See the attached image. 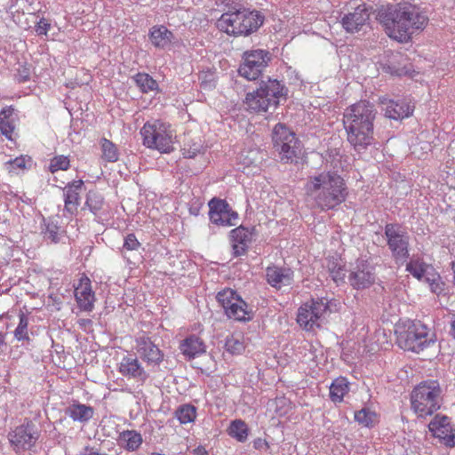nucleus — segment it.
<instances>
[{
  "instance_id": "nucleus-1",
  "label": "nucleus",
  "mask_w": 455,
  "mask_h": 455,
  "mask_svg": "<svg viewBox=\"0 0 455 455\" xmlns=\"http://www.w3.org/2000/svg\"><path fill=\"white\" fill-rule=\"evenodd\" d=\"M378 20L390 37L403 43L408 42L414 32L422 30L428 17L419 6L403 2L380 9Z\"/></svg>"
},
{
  "instance_id": "nucleus-2",
  "label": "nucleus",
  "mask_w": 455,
  "mask_h": 455,
  "mask_svg": "<svg viewBox=\"0 0 455 455\" xmlns=\"http://www.w3.org/2000/svg\"><path fill=\"white\" fill-rule=\"evenodd\" d=\"M377 110L372 103L360 100L345 109L343 125L347 142L357 153L365 151L374 141Z\"/></svg>"
},
{
  "instance_id": "nucleus-3",
  "label": "nucleus",
  "mask_w": 455,
  "mask_h": 455,
  "mask_svg": "<svg viewBox=\"0 0 455 455\" xmlns=\"http://www.w3.org/2000/svg\"><path fill=\"white\" fill-rule=\"evenodd\" d=\"M307 198L321 211L333 210L348 195L344 179L336 172H322L309 176L305 185Z\"/></svg>"
},
{
  "instance_id": "nucleus-4",
  "label": "nucleus",
  "mask_w": 455,
  "mask_h": 455,
  "mask_svg": "<svg viewBox=\"0 0 455 455\" xmlns=\"http://www.w3.org/2000/svg\"><path fill=\"white\" fill-rule=\"evenodd\" d=\"M264 21L265 16L258 10L234 7L220 16L217 27L228 35L247 36L258 31Z\"/></svg>"
},
{
  "instance_id": "nucleus-5",
  "label": "nucleus",
  "mask_w": 455,
  "mask_h": 455,
  "mask_svg": "<svg viewBox=\"0 0 455 455\" xmlns=\"http://www.w3.org/2000/svg\"><path fill=\"white\" fill-rule=\"evenodd\" d=\"M286 97L285 86L276 79L268 78L267 81H261L257 90L247 93L245 103L254 112H267L269 108H275Z\"/></svg>"
},
{
  "instance_id": "nucleus-6",
  "label": "nucleus",
  "mask_w": 455,
  "mask_h": 455,
  "mask_svg": "<svg viewBox=\"0 0 455 455\" xmlns=\"http://www.w3.org/2000/svg\"><path fill=\"white\" fill-rule=\"evenodd\" d=\"M441 394L442 389L437 380L428 379L420 382L411 392L413 411L421 418L432 415L441 407Z\"/></svg>"
},
{
  "instance_id": "nucleus-7",
  "label": "nucleus",
  "mask_w": 455,
  "mask_h": 455,
  "mask_svg": "<svg viewBox=\"0 0 455 455\" xmlns=\"http://www.w3.org/2000/svg\"><path fill=\"white\" fill-rule=\"evenodd\" d=\"M272 141L275 152L283 164L297 163L301 155L300 142L294 132L284 124L278 123L272 132Z\"/></svg>"
},
{
  "instance_id": "nucleus-8",
  "label": "nucleus",
  "mask_w": 455,
  "mask_h": 455,
  "mask_svg": "<svg viewBox=\"0 0 455 455\" xmlns=\"http://www.w3.org/2000/svg\"><path fill=\"white\" fill-rule=\"evenodd\" d=\"M143 145L161 153L173 151V133L169 124L160 120L147 122L140 130Z\"/></svg>"
},
{
  "instance_id": "nucleus-9",
  "label": "nucleus",
  "mask_w": 455,
  "mask_h": 455,
  "mask_svg": "<svg viewBox=\"0 0 455 455\" xmlns=\"http://www.w3.org/2000/svg\"><path fill=\"white\" fill-rule=\"evenodd\" d=\"M397 343L404 350L419 353L435 340L427 327L420 322H411L395 331Z\"/></svg>"
},
{
  "instance_id": "nucleus-10",
  "label": "nucleus",
  "mask_w": 455,
  "mask_h": 455,
  "mask_svg": "<svg viewBox=\"0 0 455 455\" xmlns=\"http://www.w3.org/2000/svg\"><path fill=\"white\" fill-rule=\"evenodd\" d=\"M329 313V303L326 299H312L299 307L297 323L306 331H314L315 328L323 326Z\"/></svg>"
},
{
  "instance_id": "nucleus-11",
  "label": "nucleus",
  "mask_w": 455,
  "mask_h": 455,
  "mask_svg": "<svg viewBox=\"0 0 455 455\" xmlns=\"http://www.w3.org/2000/svg\"><path fill=\"white\" fill-rule=\"evenodd\" d=\"M387 244L397 264H403L410 257V236L399 223H387L384 228Z\"/></svg>"
},
{
  "instance_id": "nucleus-12",
  "label": "nucleus",
  "mask_w": 455,
  "mask_h": 455,
  "mask_svg": "<svg viewBox=\"0 0 455 455\" xmlns=\"http://www.w3.org/2000/svg\"><path fill=\"white\" fill-rule=\"evenodd\" d=\"M271 60L272 55L268 51L262 49L246 51L243 54V61L238 68V73L247 80H256L261 76Z\"/></svg>"
},
{
  "instance_id": "nucleus-13",
  "label": "nucleus",
  "mask_w": 455,
  "mask_h": 455,
  "mask_svg": "<svg viewBox=\"0 0 455 455\" xmlns=\"http://www.w3.org/2000/svg\"><path fill=\"white\" fill-rule=\"evenodd\" d=\"M8 438L14 451L22 453L35 446L39 438V431L36 425L29 421L10 432Z\"/></svg>"
},
{
  "instance_id": "nucleus-14",
  "label": "nucleus",
  "mask_w": 455,
  "mask_h": 455,
  "mask_svg": "<svg viewBox=\"0 0 455 455\" xmlns=\"http://www.w3.org/2000/svg\"><path fill=\"white\" fill-rule=\"evenodd\" d=\"M347 278L353 289H368L375 283L376 274L374 267L365 259H357L351 267Z\"/></svg>"
},
{
  "instance_id": "nucleus-15",
  "label": "nucleus",
  "mask_w": 455,
  "mask_h": 455,
  "mask_svg": "<svg viewBox=\"0 0 455 455\" xmlns=\"http://www.w3.org/2000/svg\"><path fill=\"white\" fill-rule=\"evenodd\" d=\"M209 219L212 224L221 227L235 225L238 214L232 210L226 200L213 197L208 203Z\"/></svg>"
},
{
  "instance_id": "nucleus-16",
  "label": "nucleus",
  "mask_w": 455,
  "mask_h": 455,
  "mask_svg": "<svg viewBox=\"0 0 455 455\" xmlns=\"http://www.w3.org/2000/svg\"><path fill=\"white\" fill-rule=\"evenodd\" d=\"M135 349L140 357L149 365H159L164 353L146 332L140 331L135 337Z\"/></svg>"
},
{
  "instance_id": "nucleus-17",
  "label": "nucleus",
  "mask_w": 455,
  "mask_h": 455,
  "mask_svg": "<svg viewBox=\"0 0 455 455\" xmlns=\"http://www.w3.org/2000/svg\"><path fill=\"white\" fill-rule=\"evenodd\" d=\"M428 429L434 436L442 440L446 446H455V432L447 416L435 415L429 422Z\"/></svg>"
},
{
  "instance_id": "nucleus-18",
  "label": "nucleus",
  "mask_w": 455,
  "mask_h": 455,
  "mask_svg": "<svg viewBox=\"0 0 455 455\" xmlns=\"http://www.w3.org/2000/svg\"><path fill=\"white\" fill-rule=\"evenodd\" d=\"M379 68L383 72L397 76L410 75L413 70L407 57L400 52H392L386 61L379 62Z\"/></svg>"
},
{
  "instance_id": "nucleus-19",
  "label": "nucleus",
  "mask_w": 455,
  "mask_h": 455,
  "mask_svg": "<svg viewBox=\"0 0 455 455\" xmlns=\"http://www.w3.org/2000/svg\"><path fill=\"white\" fill-rule=\"evenodd\" d=\"M118 371L123 376L140 382H145L148 378V372L133 355H128L122 358Z\"/></svg>"
},
{
  "instance_id": "nucleus-20",
  "label": "nucleus",
  "mask_w": 455,
  "mask_h": 455,
  "mask_svg": "<svg viewBox=\"0 0 455 455\" xmlns=\"http://www.w3.org/2000/svg\"><path fill=\"white\" fill-rule=\"evenodd\" d=\"M370 19V12L365 4L358 5L353 12L341 18L342 28L347 33H355L362 29Z\"/></svg>"
},
{
  "instance_id": "nucleus-21",
  "label": "nucleus",
  "mask_w": 455,
  "mask_h": 455,
  "mask_svg": "<svg viewBox=\"0 0 455 455\" xmlns=\"http://www.w3.org/2000/svg\"><path fill=\"white\" fill-rule=\"evenodd\" d=\"M294 273L290 267L270 266L266 268V280L267 283L277 290L283 286H290L293 282Z\"/></svg>"
},
{
  "instance_id": "nucleus-22",
  "label": "nucleus",
  "mask_w": 455,
  "mask_h": 455,
  "mask_svg": "<svg viewBox=\"0 0 455 455\" xmlns=\"http://www.w3.org/2000/svg\"><path fill=\"white\" fill-rule=\"evenodd\" d=\"M379 102L385 106V116L390 119L400 120L410 116L413 109L404 100H391L386 97L379 98Z\"/></svg>"
},
{
  "instance_id": "nucleus-23",
  "label": "nucleus",
  "mask_w": 455,
  "mask_h": 455,
  "mask_svg": "<svg viewBox=\"0 0 455 455\" xmlns=\"http://www.w3.org/2000/svg\"><path fill=\"white\" fill-rule=\"evenodd\" d=\"M82 180H74L66 185L63 188L64 211L73 215L77 212L80 204V192L83 189Z\"/></svg>"
},
{
  "instance_id": "nucleus-24",
  "label": "nucleus",
  "mask_w": 455,
  "mask_h": 455,
  "mask_svg": "<svg viewBox=\"0 0 455 455\" xmlns=\"http://www.w3.org/2000/svg\"><path fill=\"white\" fill-rule=\"evenodd\" d=\"M75 298L81 310L91 312L93 309L95 296L88 277L80 279L79 284L75 288Z\"/></svg>"
},
{
  "instance_id": "nucleus-25",
  "label": "nucleus",
  "mask_w": 455,
  "mask_h": 455,
  "mask_svg": "<svg viewBox=\"0 0 455 455\" xmlns=\"http://www.w3.org/2000/svg\"><path fill=\"white\" fill-rule=\"evenodd\" d=\"M233 254L239 257L247 251L249 244L252 240V232L243 226H239L230 231Z\"/></svg>"
},
{
  "instance_id": "nucleus-26",
  "label": "nucleus",
  "mask_w": 455,
  "mask_h": 455,
  "mask_svg": "<svg viewBox=\"0 0 455 455\" xmlns=\"http://www.w3.org/2000/svg\"><path fill=\"white\" fill-rule=\"evenodd\" d=\"M150 43L156 48L170 46L174 39L173 34L165 26H153L148 33Z\"/></svg>"
},
{
  "instance_id": "nucleus-27",
  "label": "nucleus",
  "mask_w": 455,
  "mask_h": 455,
  "mask_svg": "<svg viewBox=\"0 0 455 455\" xmlns=\"http://www.w3.org/2000/svg\"><path fill=\"white\" fill-rule=\"evenodd\" d=\"M182 354L188 359L195 358L205 352L206 346L204 342L196 335L187 337L180 344Z\"/></svg>"
},
{
  "instance_id": "nucleus-28",
  "label": "nucleus",
  "mask_w": 455,
  "mask_h": 455,
  "mask_svg": "<svg viewBox=\"0 0 455 455\" xmlns=\"http://www.w3.org/2000/svg\"><path fill=\"white\" fill-rule=\"evenodd\" d=\"M143 443L141 435L135 430H124L119 434L117 443L128 451H137Z\"/></svg>"
},
{
  "instance_id": "nucleus-29",
  "label": "nucleus",
  "mask_w": 455,
  "mask_h": 455,
  "mask_svg": "<svg viewBox=\"0 0 455 455\" xmlns=\"http://www.w3.org/2000/svg\"><path fill=\"white\" fill-rule=\"evenodd\" d=\"M14 108L12 106L3 108L0 112V132L9 140H12V133L15 129L13 117Z\"/></svg>"
},
{
  "instance_id": "nucleus-30",
  "label": "nucleus",
  "mask_w": 455,
  "mask_h": 455,
  "mask_svg": "<svg viewBox=\"0 0 455 455\" xmlns=\"http://www.w3.org/2000/svg\"><path fill=\"white\" fill-rule=\"evenodd\" d=\"M228 318L235 319L236 321H248L251 318V312L248 310L247 303L238 295L235 299V302L229 305L228 309L225 312Z\"/></svg>"
},
{
  "instance_id": "nucleus-31",
  "label": "nucleus",
  "mask_w": 455,
  "mask_h": 455,
  "mask_svg": "<svg viewBox=\"0 0 455 455\" xmlns=\"http://www.w3.org/2000/svg\"><path fill=\"white\" fill-rule=\"evenodd\" d=\"M93 408L89 405L75 403L66 409V414L74 421L86 422L93 416Z\"/></svg>"
},
{
  "instance_id": "nucleus-32",
  "label": "nucleus",
  "mask_w": 455,
  "mask_h": 455,
  "mask_svg": "<svg viewBox=\"0 0 455 455\" xmlns=\"http://www.w3.org/2000/svg\"><path fill=\"white\" fill-rule=\"evenodd\" d=\"M349 391V383L344 377L337 378L330 387V398L334 403H340Z\"/></svg>"
},
{
  "instance_id": "nucleus-33",
  "label": "nucleus",
  "mask_w": 455,
  "mask_h": 455,
  "mask_svg": "<svg viewBox=\"0 0 455 455\" xmlns=\"http://www.w3.org/2000/svg\"><path fill=\"white\" fill-rule=\"evenodd\" d=\"M132 79L143 93H148L158 89L157 82L147 73H138L133 76Z\"/></svg>"
},
{
  "instance_id": "nucleus-34",
  "label": "nucleus",
  "mask_w": 455,
  "mask_h": 455,
  "mask_svg": "<svg viewBox=\"0 0 455 455\" xmlns=\"http://www.w3.org/2000/svg\"><path fill=\"white\" fill-rule=\"evenodd\" d=\"M429 266L421 259H411L406 264V271H408L413 277L419 281L425 282V277L427 274Z\"/></svg>"
},
{
  "instance_id": "nucleus-35",
  "label": "nucleus",
  "mask_w": 455,
  "mask_h": 455,
  "mask_svg": "<svg viewBox=\"0 0 455 455\" xmlns=\"http://www.w3.org/2000/svg\"><path fill=\"white\" fill-rule=\"evenodd\" d=\"M44 239L57 243L60 242L63 231L61 230L60 226L58 224V220L53 219H49L45 222V228L43 231Z\"/></svg>"
},
{
  "instance_id": "nucleus-36",
  "label": "nucleus",
  "mask_w": 455,
  "mask_h": 455,
  "mask_svg": "<svg viewBox=\"0 0 455 455\" xmlns=\"http://www.w3.org/2000/svg\"><path fill=\"white\" fill-rule=\"evenodd\" d=\"M249 435V429L244 421L235 419L231 422L229 427V435L235 438L238 442L246 441Z\"/></svg>"
},
{
  "instance_id": "nucleus-37",
  "label": "nucleus",
  "mask_w": 455,
  "mask_h": 455,
  "mask_svg": "<svg viewBox=\"0 0 455 455\" xmlns=\"http://www.w3.org/2000/svg\"><path fill=\"white\" fill-rule=\"evenodd\" d=\"M355 419L360 425L371 427L378 422V415L368 408H363L355 413Z\"/></svg>"
},
{
  "instance_id": "nucleus-38",
  "label": "nucleus",
  "mask_w": 455,
  "mask_h": 455,
  "mask_svg": "<svg viewBox=\"0 0 455 455\" xmlns=\"http://www.w3.org/2000/svg\"><path fill=\"white\" fill-rule=\"evenodd\" d=\"M176 417L181 424L193 422L196 417V408L191 404H183L176 411Z\"/></svg>"
},
{
  "instance_id": "nucleus-39",
  "label": "nucleus",
  "mask_w": 455,
  "mask_h": 455,
  "mask_svg": "<svg viewBox=\"0 0 455 455\" xmlns=\"http://www.w3.org/2000/svg\"><path fill=\"white\" fill-rule=\"evenodd\" d=\"M425 283L429 285L431 291L436 295H440L444 291L445 283L438 273L431 272L425 277Z\"/></svg>"
},
{
  "instance_id": "nucleus-40",
  "label": "nucleus",
  "mask_w": 455,
  "mask_h": 455,
  "mask_svg": "<svg viewBox=\"0 0 455 455\" xmlns=\"http://www.w3.org/2000/svg\"><path fill=\"white\" fill-rule=\"evenodd\" d=\"M238 297V294L235 291L227 288L218 292L216 299L219 304L223 307L226 312L228 309L229 305H232L235 302V299Z\"/></svg>"
},
{
  "instance_id": "nucleus-41",
  "label": "nucleus",
  "mask_w": 455,
  "mask_h": 455,
  "mask_svg": "<svg viewBox=\"0 0 455 455\" xmlns=\"http://www.w3.org/2000/svg\"><path fill=\"white\" fill-rule=\"evenodd\" d=\"M103 203L104 200L101 195L94 191L88 192L85 205L94 215L101 210Z\"/></svg>"
},
{
  "instance_id": "nucleus-42",
  "label": "nucleus",
  "mask_w": 455,
  "mask_h": 455,
  "mask_svg": "<svg viewBox=\"0 0 455 455\" xmlns=\"http://www.w3.org/2000/svg\"><path fill=\"white\" fill-rule=\"evenodd\" d=\"M331 279L336 283H343L346 277V269L334 260H330L327 265Z\"/></svg>"
},
{
  "instance_id": "nucleus-43",
  "label": "nucleus",
  "mask_w": 455,
  "mask_h": 455,
  "mask_svg": "<svg viewBox=\"0 0 455 455\" xmlns=\"http://www.w3.org/2000/svg\"><path fill=\"white\" fill-rule=\"evenodd\" d=\"M101 148L103 157L108 162H116L118 159L116 148L110 140L107 139H102Z\"/></svg>"
},
{
  "instance_id": "nucleus-44",
  "label": "nucleus",
  "mask_w": 455,
  "mask_h": 455,
  "mask_svg": "<svg viewBox=\"0 0 455 455\" xmlns=\"http://www.w3.org/2000/svg\"><path fill=\"white\" fill-rule=\"evenodd\" d=\"M20 322L17 328L14 331V336L18 340H28V319L25 314L20 315Z\"/></svg>"
},
{
  "instance_id": "nucleus-45",
  "label": "nucleus",
  "mask_w": 455,
  "mask_h": 455,
  "mask_svg": "<svg viewBox=\"0 0 455 455\" xmlns=\"http://www.w3.org/2000/svg\"><path fill=\"white\" fill-rule=\"evenodd\" d=\"M70 166V161L68 156H54L50 163L49 170L54 173L58 171H67Z\"/></svg>"
},
{
  "instance_id": "nucleus-46",
  "label": "nucleus",
  "mask_w": 455,
  "mask_h": 455,
  "mask_svg": "<svg viewBox=\"0 0 455 455\" xmlns=\"http://www.w3.org/2000/svg\"><path fill=\"white\" fill-rule=\"evenodd\" d=\"M225 347L227 351L233 355H239L244 350L243 342L234 336L227 338Z\"/></svg>"
},
{
  "instance_id": "nucleus-47",
  "label": "nucleus",
  "mask_w": 455,
  "mask_h": 455,
  "mask_svg": "<svg viewBox=\"0 0 455 455\" xmlns=\"http://www.w3.org/2000/svg\"><path fill=\"white\" fill-rule=\"evenodd\" d=\"M201 88L207 90L215 87L214 76L211 72H203L199 76Z\"/></svg>"
},
{
  "instance_id": "nucleus-48",
  "label": "nucleus",
  "mask_w": 455,
  "mask_h": 455,
  "mask_svg": "<svg viewBox=\"0 0 455 455\" xmlns=\"http://www.w3.org/2000/svg\"><path fill=\"white\" fill-rule=\"evenodd\" d=\"M140 243L138 241L136 235L132 233L128 234L124 237V248L128 251H136L140 247Z\"/></svg>"
},
{
  "instance_id": "nucleus-49",
  "label": "nucleus",
  "mask_w": 455,
  "mask_h": 455,
  "mask_svg": "<svg viewBox=\"0 0 455 455\" xmlns=\"http://www.w3.org/2000/svg\"><path fill=\"white\" fill-rule=\"evenodd\" d=\"M203 146L201 143H193L192 145H185L183 148V156L186 158H194L201 152Z\"/></svg>"
},
{
  "instance_id": "nucleus-50",
  "label": "nucleus",
  "mask_w": 455,
  "mask_h": 455,
  "mask_svg": "<svg viewBox=\"0 0 455 455\" xmlns=\"http://www.w3.org/2000/svg\"><path fill=\"white\" fill-rule=\"evenodd\" d=\"M51 28V24L44 18L40 19V20L36 25V32L37 35H46L48 30Z\"/></svg>"
},
{
  "instance_id": "nucleus-51",
  "label": "nucleus",
  "mask_w": 455,
  "mask_h": 455,
  "mask_svg": "<svg viewBox=\"0 0 455 455\" xmlns=\"http://www.w3.org/2000/svg\"><path fill=\"white\" fill-rule=\"evenodd\" d=\"M79 455H108L105 452H100L98 448L86 446Z\"/></svg>"
},
{
  "instance_id": "nucleus-52",
  "label": "nucleus",
  "mask_w": 455,
  "mask_h": 455,
  "mask_svg": "<svg viewBox=\"0 0 455 455\" xmlns=\"http://www.w3.org/2000/svg\"><path fill=\"white\" fill-rule=\"evenodd\" d=\"M253 447L256 450L268 449L269 444L266 440L262 438H257L253 441Z\"/></svg>"
},
{
  "instance_id": "nucleus-53",
  "label": "nucleus",
  "mask_w": 455,
  "mask_h": 455,
  "mask_svg": "<svg viewBox=\"0 0 455 455\" xmlns=\"http://www.w3.org/2000/svg\"><path fill=\"white\" fill-rule=\"evenodd\" d=\"M25 158L23 157H16L15 159L10 161V164H13L17 168H24L25 167Z\"/></svg>"
},
{
  "instance_id": "nucleus-54",
  "label": "nucleus",
  "mask_w": 455,
  "mask_h": 455,
  "mask_svg": "<svg viewBox=\"0 0 455 455\" xmlns=\"http://www.w3.org/2000/svg\"><path fill=\"white\" fill-rule=\"evenodd\" d=\"M192 453H193V455H208V451L202 445H199L198 447L194 449Z\"/></svg>"
},
{
  "instance_id": "nucleus-55",
  "label": "nucleus",
  "mask_w": 455,
  "mask_h": 455,
  "mask_svg": "<svg viewBox=\"0 0 455 455\" xmlns=\"http://www.w3.org/2000/svg\"><path fill=\"white\" fill-rule=\"evenodd\" d=\"M450 334L453 339H455V315H452L451 316Z\"/></svg>"
}]
</instances>
